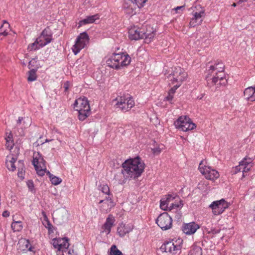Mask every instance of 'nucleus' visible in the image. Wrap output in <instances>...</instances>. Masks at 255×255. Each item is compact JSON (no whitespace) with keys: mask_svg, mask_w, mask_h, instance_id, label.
Wrapping results in <instances>:
<instances>
[{"mask_svg":"<svg viewBox=\"0 0 255 255\" xmlns=\"http://www.w3.org/2000/svg\"><path fill=\"white\" fill-rule=\"evenodd\" d=\"M122 168L120 173L117 174L115 179L119 184H125L128 179L136 178L140 176L144 171L145 164L138 157L134 159L126 160L122 164Z\"/></svg>","mask_w":255,"mask_h":255,"instance_id":"1","label":"nucleus"},{"mask_svg":"<svg viewBox=\"0 0 255 255\" xmlns=\"http://www.w3.org/2000/svg\"><path fill=\"white\" fill-rule=\"evenodd\" d=\"M208 84L225 85L227 81L224 73V65L222 62L211 65L207 71L206 77Z\"/></svg>","mask_w":255,"mask_h":255,"instance_id":"2","label":"nucleus"},{"mask_svg":"<svg viewBox=\"0 0 255 255\" xmlns=\"http://www.w3.org/2000/svg\"><path fill=\"white\" fill-rule=\"evenodd\" d=\"M155 34V31L150 26L147 28L146 32L144 31L143 28H139L134 26L131 27L128 30V37L129 39L137 40L139 39L144 38L146 43L150 42L153 39Z\"/></svg>","mask_w":255,"mask_h":255,"instance_id":"3","label":"nucleus"},{"mask_svg":"<svg viewBox=\"0 0 255 255\" xmlns=\"http://www.w3.org/2000/svg\"><path fill=\"white\" fill-rule=\"evenodd\" d=\"M130 62L131 58L128 54L121 53H113L106 63L108 66L118 70L129 65Z\"/></svg>","mask_w":255,"mask_h":255,"instance_id":"4","label":"nucleus"},{"mask_svg":"<svg viewBox=\"0 0 255 255\" xmlns=\"http://www.w3.org/2000/svg\"><path fill=\"white\" fill-rule=\"evenodd\" d=\"M187 77V74L185 70L180 67H176L174 68L172 73L167 76V81L169 85L178 88Z\"/></svg>","mask_w":255,"mask_h":255,"instance_id":"5","label":"nucleus"},{"mask_svg":"<svg viewBox=\"0 0 255 255\" xmlns=\"http://www.w3.org/2000/svg\"><path fill=\"white\" fill-rule=\"evenodd\" d=\"M74 108L78 112L79 119L82 121L85 120L91 114L89 102L84 97L79 98L75 101Z\"/></svg>","mask_w":255,"mask_h":255,"instance_id":"6","label":"nucleus"},{"mask_svg":"<svg viewBox=\"0 0 255 255\" xmlns=\"http://www.w3.org/2000/svg\"><path fill=\"white\" fill-rule=\"evenodd\" d=\"M114 101L116 102V108L124 112L128 111L135 105L133 98L130 96L118 97Z\"/></svg>","mask_w":255,"mask_h":255,"instance_id":"7","label":"nucleus"},{"mask_svg":"<svg viewBox=\"0 0 255 255\" xmlns=\"http://www.w3.org/2000/svg\"><path fill=\"white\" fill-rule=\"evenodd\" d=\"M192 13L193 17L189 23L190 26L195 27L200 25L206 15L204 8L200 5H197L192 7Z\"/></svg>","mask_w":255,"mask_h":255,"instance_id":"8","label":"nucleus"},{"mask_svg":"<svg viewBox=\"0 0 255 255\" xmlns=\"http://www.w3.org/2000/svg\"><path fill=\"white\" fill-rule=\"evenodd\" d=\"M200 172L205 177L210 180H215L220 176L219 172L211 167L206 165V162L202 160L199 165Z\"/></svg>","mask_w":255,"mask_h":255,"instance_id":"9","label":"nucleus"},{"mask_svg":"<svg viewBox=\"0 0 255 255\" xmlns=\"http://www.w3.org/2000/svg\"><path fill=\"white\" fill-rule=\"evenodd\" d=\"M181 242L180 240L179 242H174L173 240L168 242L161 246L160 250L162 252L167 253L168 255H176L179 253L181 250Z\"/></svg>","mask_w":255,"mask_h":255,"instance_id":"10","label":"nucleus"},{"mask_svg":"<svg viewBox=\"0 0 255 255\" xmlns=\"http://www.w3.org/2000/svg\"><path fill=\"white\" fill-rule=\"evenodd\" d=\"M176 128L184 131L193 129L196 128L195 124L187 116H181L175 122Z\"/></svg>","mask_w":255,"mask_h":255,"instance_id":"11","label":"nucleus"},{"mask_svg":"<svg viewBox=\"0 0 255 255\" xmlns=\"http://www.w3.org/2000/svg\"><path fill=\"white\" fill-rule=\"evenodd\" d=\"M174 199L170 195H168L166 198H163L160 200V207L161 209L164 211L169 210L171 211L174 209L181 208L183 206L182 201L180 200L177 203H171L170 202Z\"/></svg>","mask_w":255,"mask_h":255,"instance_id":"12","label":"nucleus"},{"mask_svg":"<svg viewBox=\"0 0 255 255\" xmlns=\"http://www.w3.org/2000/svg\"><path fill=\"white\" fill-rule=\"evenodd\" d=\"M32 163L37 174L40 176L44 175L46 170L45 162L39 152L34 153Z\"/></svg>","mask_w":255,"mask_h":255,"instance_id":"13","label":"nucleus"},{"mask_svg":"<svg viewBox=\"0 0 255 255\" xmlns=\"http://www.w3.org/2000/svg\"><path fill=\"white\" fill-rule=\"evenodd\" d=\"M253 166V159L251 158L245 157L240 162L239 165L233 168L232 172L234 174H237L239 172L242 171L243 177L246 175L245 173L250 170Z\"/></svg>","mask_w":255,"mask_h":255,"instance_id":"14","label":"nucleus"},{"mask_svg":"<svg viewBox=\"0 0 255 255\" xmlns=\"http://www.w3.org/2000/svg\"><path fill=\"white\" fill-rule=\"evenodd\" d=\"M89 36L86 32H84L79 34L76 38L72 50L74 53L76 55L81 50L84 48L89 43Z\"/></svg>","mask_w":255,"mask_h":255,"instance_id":"15","label":"nucleus"},{"mask_svg":"<svg viewBox=\"0 0 255 255\" xmlns=\"http://www.w3.org/2000/svg\"><path fill=\"white\" fill-rule=\"evenodd\" d=\"M158 226L163 231L170 229L172 226V220L167 213L161 214L156 220Z\"/></svg>","mask_w":255,"mask_h":255,"instance_id":"16","label":"nucleus"},{"mask_svg":"<svg viewBox=\"0 0 255 255\" xmlns=\"http://www.w3.org/2000/svg\"><path fill=\"white\" fill-rule=\"evenodd\" d=\"M52 244L54 249H57V252H62V255H65L64 253L69 255V251L67 252L69 246L68 239L67 238L54 239L52 240Z\"/></svg>","mask_w":255,"mask_h":255,"instance_id":"17","label":"nucleus"},{"mask_svg":"<svg viewBox=\"0 0 255 255\" xmlns=\"http://www.w3.org/2000/svg\"><path fill=\"white\" fill-rule=\"evenodd\" d=\"M229 204L224 199L215 201L212 203L209 206L212 209L213 213L215 215L222 214L226 209L229 207Z\"/></svg>","mask_w":255,"mask_h":255,"instance_id":"18","label":"nucleus"},{"mask_svg":"<svg viewBox=\"0 0 255 255\" xmlns=\"http://www.w3.org/2000/svg\"><path fill=\"white\" fill-rule=\"evenodd\" d=\"M13 152L14 153H11L6 156L5 165L7 169L13 171L16 169V166L15 165V162L17 160V157L19 153V148L15 147L14 148Z\"/></svg>","mask_w":255,"mask_h":255,"instance_id":"19","label":"nucleus"},{"mask_svg":"<svg viewBox=\"0 0 255 255\" xmlns=\"http://www.w3.org/2000/svg\"><path fill=\"white\" fill-rule=\"evenodd\" d=\"M69 213L66 210L57 211L53 215L54 222L57 225H61L68 220Z\"/></svg>","mask_w":255,"mask_h":255,"instance_id":"20","label":"nucleus"},{"mask_svg":"<svg viewBox=\"0 0 255 255\" xmlns=\"http://www.w3.org/2000/svg\"><path fill=\"white\" fill-rule=\"evenodd\" d=\"M125 12L129 15H133L136 12V10L138 7L131 0H126L124 4Z\"/></svg>","mask_w":255,"mask_h":255,"instance_id":"21","label":"nucleus"},{"mask_svg":"<svg viewBox=\"0 0 255 255\" xmlns=\"http://www.w3.org/2000/svg\"><path fill=\"white\" fill-rule=\"evenodd\" d=\"M36 39L38 42L39 45L42 47L51 42V35L48 34V30L45 29Z\"/></svg>","mask_w":255,"mask_h":255,"instance_id":"22","label":"nucleus"},{"mask_svg":"<svg viewBox=\"0 0 255 255\" xmlns=\"http://www.w3.org/2000/svg\"><path fill=\"white\" fill-rule=\"evenodd\" d=\"M133 229V226L129 224L120 223L117 228V233L121 237H124Z\"/></svg>","mask_w":255,"mask_h":255,"instance_id":"23","label":"nucleus"},{"mask_svg":"<svg viewBox=\"0 0 255 255\" xmlns=\"http://www.w3.org/2000/svg\"><path fill=\"white\" fill-rule=\"evenodd\" d=\"M115 222V217L111 215H109L106 219V222L102 227L103 230V232L105 233L106 235L110 234L111 228L114 225Z\"/></svg>","mask_w":255,"mask_h":255,"instance_id":"24","label":"nucleus"},{"mask_svg":"<svg viewBox=\"0 0 255 255\" xmlns=\"http://www.w3.org/2000/svg\"><path fill=\"white\" fill-rule=\"evenodd\" d=\"M199 228V226L195 222L185 224L183 226L182 231L186 235H192Z\"/></svg>","mask_w":255,"mask_h":255,"instance_id":"25","label":"nucleus"},{"mask_svg":"<svg viewBox=\"0 0 255 255\" xmlns=\"http://www.w3.org/2000/svg\"><path fill=\"white\" fill-rule=\"evenodd\" d=\"M244 95L248 100L255 101V87H250L246 88L244 91Z\"/></svg>","mask_w":255,"mask_h":255,"instance_id":"26","label":"nucleus"},{"mask_svg":"<svg viewBox=\"0 0 255 255\" xmlns=\"http://www.w3.org/2000/svg\"><path fill=\"white\" fill-rule=\"evenodd\" d=\"M99 203H103L102 207L103 210L106 211L110 210L114 206V202L110 196L106 197L104 200H101Z\"/></svg>","mask_w":255,"mask_h":255,"instance_id":"27","label":"nucleus"},{"mask_svg":"<svg viewBox=\"0 0 255 255\" xmlns=\"http://www.w3.org/2000/svg\"><path fill=\"white\" fill-rule=\"evenodd\" d=\"M42 214L44 218V221L43 222V225L48 229L49 234L53 233L54 232V227L48 220L46 213L43 211L42 212Z\"/></svg>","mask_w":255,"mask_h":255,"instance_id":"28","label":"nucleus"},{"mask_svg":"<svg viewBox=\"0 0 255 255\" xmlns=\"http://www.w3.org/2000/svg\"><path fill=\"white\" fill-rule=\"evenodd\" d=\"M10 31V25L6 21H4L0 27V36H6Z\"/></svg>","mask_w":255,"mask_h":255,"instance_id":"29","label":"nucleus"},{"mask_svg":"<svg viewBox=\"0 0 255 255\" xmlns=\"http://www.w3.org/2000/svg\"><path fill=\"white\" fill-rule=\"evenodd\" d=\"M96 15H95L89 16H88L87 17H86V18H85L82 20H80L78 23V24H79L78 27H79L82 26L83 25H85L86 24L93 23L96 19Z\"/></svg>","mask_w":255,"mask_h":255,"instance_id":"30","label":"nucleus"},{"mask_svg":"<svg viewBox=\"0 0 255 255\" xmlns=\"http://www.w3.org/2000/svg\"><path fill=\"white\" fill-rule=\"evenodd\" d=\"M188 255H202V249L197 246L192 247Z\"/></svg>","mask_w":255,"mask_h":255,"instance_id":"31","label":"nucleus"},{"mask_svg":"<svg viewBox=\"0 0 255 255\" xmlns=\"http://www.w3.org/2000/svg\"><path fill=\"white\" fill-rule=\"evenodd\" d=\"M47 173L48 174L49 177L52 184L57 185L62 182V179L61 178L51 174L49 171H47Z\"/></svg>","mask_w":255,"mask_h":255,"instance_id":"32","label":"nucleus"},{"mask_svg":"<svg viewBox=\"0 0 255 255\" xmlns=\"http://www.w3.org/2000/svg\"><path fill=\"white\" fill-rule=\"evenodd\" d=\"M11 227L14 232H19L23 228L22 223L20 221H14L12 223Z\"/></svg>","mask_w":255,"mask_h":255,"instance_id":"33","label":"nucleus"},{"mask_svg":"<svg viewBox=\"0 0 255 255\" xmlns=\"http://www.w3.org/2000/svg\"><path fill=\"white\" fill-rule=\"evenodd\" d=\"M36 70L33 69L28 72L27 80L29 82H32L36 80Z\"/></svg>","mask_w":255,"mask_h":255,"instance_id":"34","label":"nucleus"},{"mask_svg":"<svg viewBox=\"0 0 255 255\" xmlns=\"http://www.w3.org/2000/svg\"><path fill=\"white\" fill-rule=\"evenodd\" d=\"M18 245H19V247L21 245L25 246V249H22V250L25 251V250H31V248L30 247L29 243L28 240H26L25 239L24 240H21L19 241L18 243Z\"/></svg>","mask_w":255,"mask_h":255,"instance_id":"35","label":"nucleus"},{"mask_svg":"<svg viewBox=\"0 0 255 255\" xmlns=\"http://www.w3.org/2000/svg\"><path fill=\"white\" fill-rule=\"evenodd\" d=\"M41 47L39 45L37 39H36L35 41L31 44H29L27 47V49L29 51H33L38 49Z\"/></svg>","mask_w":255,"mask_h":255,"instance_id":"36","label":"nucleus"},{"mask_svg":"<svg viewBox=\"0 0 255 255\" xmlns=\"http://www.w3.org/2000/svg\"><path fill=\"white\" fill-rule=\"evenodd\" d=\"M110 255H123V254L115 245H113L110 249Z\"/></svg>","mask_w":255,"mask_h":255,"instance_id":"37","label":"nucleus"},{"mask_svg":"<svg viewBox=\"0 0 255 255\" xmlns=\"http://www.w3.org/2000/svg\"><path fill=\"white\" fill-rule=\"evenodd\" d=\"M177 88H176L173 86V87L169 90L168 96L165 97V99L167 101H170L172 100L173 98L174 94Z\"/></svg>","mask_w":255,"mask_h":255,"instance_id":"38","label":"nucleus"},{"mask_svg":"<svg viewBox=\"0 0 255 255\" xmlns=\"http://www.w3.org/2000/svg\"><path fill=\"white\" fill-rule=\"evenodd\" d=\"M5 140H6L5 146L7 149L10 150L11 149H12V148L14 145L13 141L12 140H11V138L9 136H8L7 138H6Z\"/></svg>","mask_w":255,"mask_h":255,"instance_id":"39","label":"nucleus"},{"mask_svg":"<svg viewBox=\"0 0 255 255\" xmlns=\"http://www.w3.org/2000/svg\"><path fill=\"white\" fill-rule=\"evenodd\" d=\"M208 185V182L206 180L200 181L198 184V188L201 190H204Z\"/></svg>","mask_w":255,"mask_h":255,"instance_id":"40","label":"nucleus"},{"mask_svg":"<svg viewBox=\"0 0 255 255\" xmlns=\"http://www.w3.org/2000/svg\"><path fill=\"white\" fill-rule=\"evenodd\" d=\"M101 191L103 193H105L106 195H109L110 194V189L109 186L107 184H104L101 186Z\"/></svg>","mask_w":255,"mask_h":255,"instance_id":"41","label":"nucleus"},{"mask_svg":"<svg viewBox=\"0 0 255 255\" xmlns=\"http://www.w3.org/2000/svg\"><path fill=\"white\" fill-rule=\"evenodd\" d=\"M135 3L137 5V7L140 8L143 6V4L146 2L147 0H134Z\"/></svg>","mask_w":255,"mask_h":255,"instance_id":"42","label":"nucleus"},{"mask_svg":"<svg viewBox=\"0 0 255 255\" xmlns=\"http://www.w3.org/2000/svg\"><path fill=\"white\" fill-rule=\"evenodd\" d=\"M181 208H177V209H174V210H175V218L177 220H180L181 219V217H182L181 213L179 211V210Z\"/></svg>","mask_w":255,"mask_h":255,"instance_id":"43","label":"nucleus"},{"mask_svg":"<svg viewBox=\"0 0 255 255\" xmlns=\"http://www.w3.org/2000/svg\"><path fill=\"white\" fill-rule=\"evenodd\" d=\"M24 172H25L24 168H21V169H18V173H17L18 176L21 179H23Z\"/></svg>","mask_w":255,"mask_h":255,"instance_id":"44","label":"nucleus"},{"mask_svg":"<svg viewBox=\"0 0 255 255\" xmlns=\"http://www.w3.org/2000/svg\"><path fill=\"white\" fill-rule=\"evenodd\" d=\"M18 169H21V168H24V165L22 161L19 160L17 163Z\"/></svg>","mask_w":255,"mask_h":255,"instance_id":"45","label":"nucleus"},{"mask_svg":"<svg viewBox=\"0 0 255 255\" xmlns=\"http://www.w3.org/2000/svg\"><path fill=\"white\" fill-rule=\"evenodd\" d=\"M153 152L154 154H158L161 152V149L159 147H156L152 149Z\"/></svg>","mask_w":255,"mask_h":255,"instance_id":"46","label":"nucleus"},{"mask_svg":"<svg viewBox=\"0 0 255 255\" xmlns=\"http://www.w3.org/2000/svg\"><path fill=\"white\" fill-rule=\"evenodd\" d=\"M2 216L4 217H7L9 216V213L7 211H4L2 213Z\"/></svg>","mask_w":255,"mask_h":255,"instance_id":"47","label":"nucleus"},{"mask_svg":"<svg viewBox=\"0 0 255 255\" xmlns=\"http://www.w3.org/2000/svg\"><path fill=\"white\" fill-rule=\"evenodd\" d=\"M27 185H28L29 188H30V189H32V188L33 187V184L32 181H29L27 183Z\"/></svg>","mask_w":255,"mask_h":255,"instance_id":"48","label":"nucleus"},{"mask_svg":"<svg viewBox=\"0 0 255 255\" xmlns=\"http://www.w3.org/2000/svg\"><path fill=\"white\" fill-rule=\"evenodd\" d=\"M23 120V118H21V117H19L18 118V119L17 121V123L18 124H21L22 121Z\"/></svg>","mask_w":255,"mask_h":255,"instance_id":"49","label":"nucleus"},{"mask_svg":"<svg viewBox=\"0 0 255 255\" xmlns=\"http://www.w3.org/2000/svg\"><path fill=\"white\" fill-rule=\"evenodd\" d=\"M184 8V6H178L176 8V10H177L178 9H181V8Z\"/></svg>","mask_w":255,"mask_h":255,"instance_id":"50","label":"nucleus"},{"mask_svg":"<svg viewBox=\"0 0 255 255\" xmlns=\"http://www.w3.org/2000/svg\"><path fill=\"white\" fill-rule=\"evenodd\" d=\"M67 84H68V83H67ZM64 87H65V90H67V89H68V85H67V84H64Z\"/></svg>","mask_w":255,"mask_h":255,"instance_id":"51","label":"nucleus"},{"mask_svg":"<svg viewBox=\"0 0 255 255\" xmlns=\"http://www.w3.org/2000/svg\"><path fill=\"white\" fill-rule=\"evenodd\" d=\"M236 5H237V4H236V3H234L232 4V6H234V7L236 6Z\"/></svg>","mask_w":255,"mask_h":255,"instance_id":"52","label":"nucleus"},{"mask_svg":"<svg viewBox=\"0 0 255 255\" xmlns=\"http://www.w3.org/2000/svg\"><path fill=\"white\" fill-rule=\"evenodd\" d=\"M31 62H32V61H29V65H30V63H31Z\"/></svg>","mask_w":255,"mask_h":255,"instance_id":"53","label":"nucleus"},{"mask_svg":"<svg viewBox=\"0 0 255 255\" xmlns=\"http://www.w3.org/2000/svg\"><path fill=\"white\" fill-rule=\"evenodd\" d=\"M49 141V140H48V139H46V142H48Z\"/></svg>","mask_w":255,"mask_h":255,"instance_id":"54","label":"nucleus"}]
</instances>
